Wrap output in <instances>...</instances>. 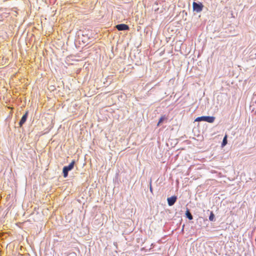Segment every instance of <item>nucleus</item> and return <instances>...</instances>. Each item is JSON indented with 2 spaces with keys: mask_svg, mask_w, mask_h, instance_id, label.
Masks as SVG:
<instances>
[{
  "mask_svg": "<svg viewBox=\"0 0 256 256\" xmlns=\"http://www.w3.org/2000/svg\"><path fill=\"white\" fill-rule=\"evenodd\" d=\"M75 161L73 160L68 166L64 167L62 170V172L64 178H66L68 176V172L71 170L74 167Z\"/></svg>",
  "mask_w": 256,
  "mask_h": 256,
  "instance_id": "obj_1",
  "label": "nucleus"
},
{
  "mask_svg": "<svg viewBox=\"0 0 256 256\" xmlns=\"http://www.w3.org/2000/svg\"><path fill=\"white\" fill-rule=\"evenodd\" d=\"M215 118L214 116H202L198 117L196 120V122L205 121L210 123H212L214 122Z\"/></svg>",
  "mask_w": 256,
  "mask_h": 256,
  "instance_id": "obj_2",
  "label": "nucleus"
},
{
  "mask_svg": "<svg viewBox=\"0 0 256 256\" xmlns=\"http://www.w3.org/2000/svg\"><path fill=\"white\" fill-rule=\"evenodd\" d=\"M203 7L204 6L202 3L198 4L196 2H193L192 3L193 10L197 12L202 11Z\"/></svg>",
  "mask_w": 256,
  "mask_h": 256,
  "instance_id": "obj_3",
  "label": "nucleus"
},
{
  "mask_svg": "<svg viewBox=\"0 0 256 256\" xmlns=\"http://www.w3.org/2000/svg\"><path fill=\"white\" fill-rule=\"evenodd\" d=\"M116 27L118 30H125L129 29L128 26L126 24H118Z\"/></svg>",
  "mask_w": 256,
  "mask_h": 256,
  "instance_id": "obj_4",
  "label": "nucleus"
},
{
  "mask_svg": "<svg viewBox=\"0 0 256 256\" xmlns=\"http://www.w3.org/2000/svg\"><path fill=\"white\" fill-rule=\"evenodd\" d=\"M177 198L176 196H172L167 198L168 204L172 206L174 204Z\"/></svg>",
  "mask_w": 256,
  "mask_h": 256,
  "instance_id": "obj_5",
  "label": "nucleus"
},
{
  "mask_svg": "<svg viewBox=\"0 0 256 256\" xmlns=\"http://www.w3.org/2000/svg\"><path fill=\"white\" fill-rule=\"evenodd\" d=\"M28 116V112H26L25 114L22 116L20 122V126H22V124L26 122Z\"/></svg>",
  "mask_w": 256,
  "mask_h": 256,
  "instance_id": "obj_6",
  "label": "nucleus"
},
{
  "mask_svg": "<svg viewBox=\"0 0 256 256\" xmlns=\"http://www.w3.org/2000/svg\"><path fill=\"white\" fill-rule=\"evenodd\" d=\"M168 120V118L166 115H162L160 116L158 123L157 124V126H158L160 124L163 122L164 120Z\"/></svg>",
  "mask_w": 256,
  "mask_h": 256,
  "instance_id": "obj_7",
  "label": "nucleus"
},
{
  "mask_svg": "<svg viewBox=\"0 0 256 256\" xmlns=\"http://www.w3.org/2000/svg\"><path fill=\"white\" fill-rule=\"evenodd\" d=\"M186 214L189 220H191L193 218L192 216V214L190 213V212H189V210H188L186 211Z\"/></svg>",
  "mask_w": 256,
  "mask_h": 256,
  "instance_id": "obj_8",
  "label": "nucleus"
},
{
  "mask_svg": "<svg viewBox=\"0 0 256 256\" xmlns=\"http://www.w3.org/2000/svg\"><path fill=\"white\" fill-rule=\"evenodd\" d=\"M226 138H227V136H226L224 139H223V140H222V146H224L225 145H226V144H227V140H226Z\"/></svg>",
  "mask_w": 256,
  "mask_h": 256,
  "instance_id": "obj_9",
  "label": "nucleus"
},
{
  "mask_svg": "<svg viewBox=\"0 0 256 256\" xmlns=\"http://www.w3.org/2000/svg\"><path fill=\"white\" fill-rule=\"evenodd\" d=\"M214 214H213V212H212L211 213H210V214L209 216V220H210V221H213L214 220Z\"/></svg>",
  "mask_w": 256,
  "mask_h": 256,
  "instance_id": "obj_10",
  "label": "nucleus"
},
{
  "mask_svg": "<svg viewBox=\"0 0 256 256\" xmlns=\"http://www.w3.org/2000/svg\"><path fill=\"white\" fill-rule=\"evenodd\" d=\"M150 192L152 194L153 190H152V181H150Z\"/></svg>",
  "mask_w": 256,
  "mask_h": 256,
  "instance_id": "obj_11",
  "label": "nucleus"
}]
</instances>
